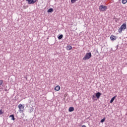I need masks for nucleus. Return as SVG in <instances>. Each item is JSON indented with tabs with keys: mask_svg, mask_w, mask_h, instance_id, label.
Masks as SVG:
<instances>
[{
	"mask_svg": "<svg viewBox=\"0 0 127 127\" xmlns=\"http://www.w3.org/2000/svg\"><path fill=\"white\" fill-rule=\"evenodd\" d=\"M126 28H127V24L124 23L118 30L119 33H121V32H123V30H124V29H126Z\"/></svg>",
	"mask_w": 127,
	"mask_h": 127,
	"instance_id": "f257e3e1",
	"label": "nucleus"
},
{
	"mask_svg": "<svg viewBox=\"0 0 127 127\" xmlns=\"http://www.w3.org/2000/svg\"><path fill=\"white\" fill-rule=\"evenodd\" d=\"M92 57V54L91 53H87L86 54L84 57L83 58V60L86 61L90 59Z\"/></svg>",
	"mask_w": 127,
	"mask_h": 127,
	"instance_id": "f03ea898",
	"label": "nucleus"
},
{
	"mask_svg": "<svg viewBox=\"0 0 127 127\" xmlns=\"http://www.w3.org/2000/svg\"><path fill=\"white\" fill-rule=\"evenodd\" d=\"M107 8H108L107 6H104V5H101L99 6V10L101 11H105L107 10Z\"/></svg>",
	"mask_w": 127,
	"mask_h": 127,
	"instance_id": "7ed1b4c3",
	"label": "nucleus"
},
{
	"mask_svg": "<svg viewBox=\"0 0 127 127\" xmlns=\"http://www.w3.org/2000/svg\"><path fill=\"white\" fill-rule=\"evenodd\" d=\"M18 108L19 110V112L21 113V112H23L24 110V106L22 105V104H19L18 106Z\"/></svg>",
	"mask_w": 127,
	"mask_h": 127,
	"instance_id": "20e7f679",
	"label": "nucleus"
},
{
	"mask_svg": "<svg viewBox=\"0 0 127 127\" xmlns=\"http://www.w3.org/2000/svg\"><path fill=\"white\" fill-rule=\"evenodd\" d=\"M26 1H28V4H33L36 2L37 0H26Z\"/></svg>",
	"mask_w": 127,
	"mask_h": 127,
	"instance_id": "39448f33",
	"label": "nucleus"
},
{
	"mask_svg": "<svg viewBox=\"0 0 127 127\" xmlns=\"http://www.w3.org/2000/svg\"><path fill=\"white\" fill-rule=\"evenodd\" d=\"M3 85V81L2 80H0V91L2 90V87Z\"/></svg>",
	"mask_w": 127,
	"mask_h": 127,
	"instance_id": "423d86ee",
	"label": "nucleus"
},
{
	"mask_svg": "<svg viewBox=\"0 0 127 127\" xmlns=\"http://www.w3.org/2000/svg\"><path fill=\"white\" fill-rule=\"evenodd\" d=\"M110 39L112 41H115V40H116V39H117V37L112 35L110 36Z\"/></svg>",
	"mask_w": 127,
	"mask_h": 127,
	"instance_id": "0eeeda50",
	"label": "nucleus"
},
{
	"mask_svg": "<svg viewBox=\"0 0 127 127\" xmlns=\"http://www.w3.org/2000/svg\"><path fill=\"white\" fill-rule=\"evenodd\" d=\"M95 95H96V97L97 99H100L101 94L100 92H97L95 94Z\"/></svg>",
	"mask_w": 127,
	"mask_h": 127,
	"instance_id": "6e6552de",
	"label": "nucleus"
},
{
	"mask_svg": "<svg viewBox=\"0 0 127 127\" xmlns=\"http://www.w3.org/2000/svg\"><path fill=\"white\" fill-rule=\"evenodd\" d=\"M61 87L59 85H57L55 88V91H60Z\"/></svg>",
	"mask_w": 127,
	"mask_h": 127,
	"instance_id": "1a4fd4ad",
	"label": "nucleus"
},
{
	"mask_svg": "<svg viewBox=\"0 0 127 127\" xmlns=\"http://www.w3.org/2000/svg\"><path fill=\"white\" fill-rule=\"evenodd\" d=\"M9 118H11V120H12V121H15V118H14V115H11L9 116Z\"/></svg>",
	"mask_w": 127,
	"mask_h": 127,
	"instance_id": "9d476101",
	"label": "nucleus"
},
{
	"mask_svg": "<svg viewBox=\"0 0 127 127\" xmlns=\"http://www.w3.org/2000/svg\"><path fill=\"white\" fill-rule=\"evenodd\" d=\"M69 112H73L74 111V107H69L68 109Z\"/></svg>",
	"mask_w": 127,
	"mask_h": 127,
	"instance_id": "9b49d317",
	"label": "nucleus"
},
{
	"mask_svg": "<svg viewBox=\"0 0 127 127\" xmlns=\"http://www.w3.org/2000/svg\"><path fill=\"white\" fill-rule=\"evenodd\" d=\"M116 97H117V96H114V97H113L111 99V101H110L111 104H112V103H113V102H114V101H115V99H116Z\"/></svg>",
	"mask_w": 127,
	"mask_h": 127,
	"instance_id": "f8f14e48",
	"label": "nucleus"
},
{
	"mask_svg": "<svg viewBox=\"0 0 127 127\" xmlns=\"http://www.w3.org/2000/svg\"><path fill=\"white\" fill-rule=\"evenodd\" d=\"M67 50H71V49H72V46H67L66 47Z\"/></svg>",
	"mask_w": 127,
	"mask_h": 127,
	"instance_id": "ddd939ff",
	"label": "nucleus"
},
{
	"mask_svg": "<svg viewBox=\"0 0 127 127\" xmlns=\"http://www.w3.org/2000/svg\"><path fill=\"white\" fill-rule=\"evenodd\" d=\"M122 2L123 4H126L127 2V0H122Z\"/></svg>",
	"mask_w": 127,
	"mask_h": 127,
	"instance_id": "4468645a",
	"label": "nucleus"
},
{
	"mask_svg": "<svg viewBox=\"0 0 127 127\" xmlns=\"http://www.w3.org/2000/svg\"><path fill=\"white\" fill-rule=\"evenodd\" d=\"M53 12V8H52L49 9V10H48V12Z\"/></svg>",
	"mask_w": 127,
	"mask_h": 127,
	"instance_id": "2eb2a0df",
	"label": "nucleus"
},
{
	"mask_svg": "<svg viewBox=\"0 0 127 127\" xmlns=\"http://www.w3.org/2000/svg\"><path fill=\"white\" fill-rule=\"evenodd\" d=\"M78 1V0H71V3H75L76 1Z\"/></svg>",
	"mask_w": 127,
	"mask_h": 127,
	"instance_id": "dca6fc26",
	"label": "nucleus"
},
{
	"mask_svg": "<svg viewBox=\"0 0 127 127\" xmlns=\"http://www.w3.org/2000/svg\"><path fill=\"white\" fill-rule=\"evenodd\" d=\"M62 38H63V35H61L58 37L59 39H62Z\"/></svg>",
	"mask_w": 127,
	"mask_h": 127,
	"instance_id": "f3484780",
	"label": "nucleus"
},
{
	"mask_svg": "<svg viewBox=\"0 0 127 127\" xmlns=\"http://www.w3.org/2000/svg\"><path fill=\"white\" fill-rule=\"evenodd\" d=\"M105 121H106V118H104L103 119H102L101 120V123H104V122H105Z\"/></svg>",
	"mask_w": 127,
	"mask_h": 127,
	"instance_id": "a211bd4d",
	"label": "nucleus"
},
{
	"mask_svg": "<svg viewBox=\"0 0 127 127\" xmlns=\"http://www.w3.org/2000/svg\"><path fill=\"white\" fill-rule=\"evenodd\" d=\"M2 114H3V111L1 109L0 110V115H2Z\"/></svg>",
	"mask_w": 127,
	"mask_h": 127,
	"instance_id": "6ab92c4d",
	"label": "nucleus"
},
{
	"mask_svg": "<svg viewBox=\"0 0 127 127\" xmlns=\"http://www.w3.org/2000/svg\"><path fill=\"white\" fill-rule=\"evenodd\" d=\"M92 99H93V100H95V99H96V96L95 95H93Z\"/></svg>",
	"mask_w": 127,
	"mask_h": 127,
	"instance_id": "aec40b11",
	"label": "nucleus"
},
{
	"mask_svg": "<svg viewBox=\"0 0 127 127\" xmlns=\"http://www.w3.org/2000/svg\"><path fill=\"white\" fill-rule=\"evenodd\" d=\"M117 4H118V5H120V3L119 2H117Z\"/></svg>",
	"mask_w": 127,
	"mask_h": 127,
	"instance_id": "412c9836",
	"label": "nucleus"
},
{
	"mask_svg": "<svg viewBox=\"0 0 127 127\" xmlns=\"http://www.w3.org/2000/svg\"><path fill=\"white\" fill-rule=\"evenodd\" d=\"M82 127H86V126L83 125V126H82Z\"/></svg>",
	"mask_w": 127,
	"mask_h": 127,
	"instance_id": "4be33fe9",
	"label": "nucleus"
},
{
	"mask_svg": "<svg viewBox=\"0 0 127 127\" xmlns=\"http://www.w3.org/2000/svg\"><path fill=\"white\" fill-rule=\"evenodd\" d=\"M30 113H31V111H30Z\"/></svg>",
	"mask_w": 127,
	"mask_h": 127,
	"instance_id": "5701e85b",
	"label": "nucleus"
}]
</instances>
